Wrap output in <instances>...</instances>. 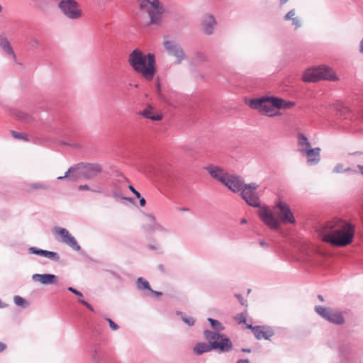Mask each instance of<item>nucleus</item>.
I'll return each mask as SVG.
<instances>
[{
	"label": "nucleus",
	"mask_w": 363,
	"mask_h": 363,
	"mask_svg": "<svg viewBox=\"0 0 363 363\" xmlns=\"http://www.w3.org/2000/svg\"><path fill=\"white\" fill-rule=\"evenodd\" d=\"M354 227L347 221L337 218L328 222L320 230L323 240L337 247H345L353 241Z\"/></svg>",
	"instance_id": "nucleus-1"
},
{
	"label": "nucleus",
	"mask_w": 363,
	"mask_h": 363,
	"mask_svg": "<svg viewBox=\"0 0 363 363\" xmlns=\"http://www.w3.org/2000/svg\"><path fill=\"white\" fill-rule=\"evenodd\" d=\"M128 62L131 68L147 81H152L157 72L155 55L149 52L144 54L135 49L128 55Z\"/></svg>",
	"instance_id": "nucleus-2"
},
{
	"label": "nucleus",
	"mask_w": 363,
	"mask_h": 363,
	"mask_svg": "<svg viewBox=\"0 0 363 363\" xmlns=\"http://www.w3.org/2000/svg\"><path fill=\"white\" fill-rule=\"evenodd\" d=\"M266 96L245 99V104L250 108L258 111L263 116L268 117L280 116L281 113L277 107H272L269 100L265 99Z\"/></svg>",
	"instance_id": "nucleus-3"
},
{
	"label": "nucleus",
	"mask_w": 363,
	"mask_h": 363,
	"mask_svg": "<svg viewBox=\"0 0 363 363\" xmlns=\"http://www.w3.org/2000/svg\"><path fill=\"white\" fill-rule=\"evenodd\" d=\"M74 166L76 173L69 177L73 182L79 179H93L102 172V167L98 163L80 162Z\"/></svg>",
	"instance_id": "nucleus-4"
},
{
	"label": "nucleus",
	"mask_w": 363,
	"mask_h": 363,
	"mask_svg": "<svg viewBox=\"0 0 363 363\" xmlns=\"http://www.w3.org/2000/svg\"><path fill=\"white\" fill-rule=\"evenodd\" d=\"M140 9L145 11L150 17V23L160 25L164 8L159 0H139Z\"/></svg>",
	"instance_id": "nucleus-5"
},
{
	"label": "nucleus",
	"mask_w": 363,
	"mask_h": 363,
	"mask_svg": "<svg viewBox=\"0 0 363 363\" xmlns=\"http://www.w3.org/2000/svg\"><path fill=\"white\" fill-rule=\"evenodd\" d=\"M315 311L322 318L334 325H341L345 323L342 312L334 311L331 307L315 306Z\"/></svg>",
	"instance_id": "nucleus-6"
},
{
	"label": "nucleus",
	"mask_w": 363,
	"mask_h": 363,
	"mask_svg": "<svg viewBox=\"0 0 363 363\" xmlns=\"http://www.w3.org/2000/svg\"><path fill=\"white\" fill-rule=\"evenodd\" d=\"M58 7L62 14L69 19L77 20L82 16V11L75 0H61Z\"/></svg>",
	"instance_id": "nucleus-7"
},
{
	"label": "nucleus",
	"mask_w": 363,
	"mask_h": 363,
	"mask_svg": "<svg viewBox=\"0 0 363 363\" xmlns=\"http://www.w3.org/2000/svg\"><path fill=\"white\" fill-rule=\"evenodd\" d=\"M257 211V215L262 222L272 230H280V222L275 217L273 211L267 205L259 206Z\"/></svg>",
	"instance_id": "nucleus-8"
},
{
	"label": "nucleus",
	"mask_w": 363,
	"mask_h": 363,
	"mask_svg": "<svg viewBox=\"0 0 363 363\" xmlns=\"http://www.w3.org/2000/svg\"><path fill=\"white\" fill-rule=\"evenodd\" d=\"M356 347L349 342H342L338 347V360L333 363H357Z\"/></svg>",
	"instance_id": "nucleus-9"
},
{
	"label": "nucleus",
	"mask_w": 363,
	"mask_h": 363,
	"mask_svg": "<svg viewBox=\"0 0 363 363\" xmlns=\"http://www.w3.org/2000/svg\"><path fill=\"white\" fill-rule=\"evenodd\" d=\"M164 38L162 46L169 55L176 59L177 64H180L183 60L187 58L183 48L179 43L173 40H169L166 36H164Z\"/></svg>",
	"instance_id": "nucleus-10"
},
{
	"label": "nucleus",
	"mask_w": 363,
	"mask_h": 363,
	"mask_svg": "<svg viewBox=\"0 0 363 363\" xmlns=\"http://www.w3.org/2000/svg\"><path fill=\"white\" fill-rule=\"evenodd\" d=\"M259 185L255 182L245 184L244 185V192H241V198L246 203L251 207H258L260 206L259 196L256 192Z\"/></svg>",
	"instance_id": "nucleus-11"
},
{
	"label": "nucleus",
	"mask_w": 363,
	"mask_h": 363,
	"mask_svg": "<svg viewBox=\"0 0 363 363\" xmlns=\"http://www.w3.org/2000/svg\"><path fill=\"white\" fill-rule=\"evenodd\" d=\"M212 350H219L220 352L227 350V338H222L221 341H214L211 344L199 342L194 347V352L196 354H202Z\"/></svg>",
	"instance_id": "nucleus-12"
},
{
	"label": "nucleus",
	"mask_w": 363,
	"mask_h": 363,
	"mask_svg": "<svg viewBox=\"0 0 363 363\" xmlns=\"http://www.w3.org/2000/svg\"><path fill=\"white\" fill-rule=\"evenodd\" d=\"M54 232L55 235L60 237V238H57L58 241L66 244L74 251H79L81 250V247L74 237H73L66 228L55 227Z\"/></svg>",
	"instance_id": "nucleus-13"
},
{
	"label": "nucleus",
	"mask_w": 363,
	"mask_h": 363,
	"mask_svg": "<svg viewBox=\"0 0 363 363\" xmlns=\"http://www.w3.org/2000/svg\"><path fill=\"white\" fill-rule=\"evenodd\" d=\"M246 328L251 330L255 338L258 340L262 339L271 340V337L275 334L274 328L268 325H252V324H247Z\"/></svg>",
	"instance_id": "nucleus-14"
},
{
	"label": "nucleus",
	"mask_w": 363,
	"mask_h": 363,
	"mask_svg": "<svg viewBox=\"0 0 363 363\" xmlns=\"http://www.w3.org/2000/svg\"><path fill=\"white\" fill-rule=\"evenodd\" d=\"M147 223L143 225V229L147 233L159 232L164 234H169L171 230L169 228L162 223L157 221L156 218L152 214L145 213Z\"/></svg>",
	"instance_id": "nucleus-15"
},
{
	"label": "nucleus",
	"mask_w": 363,
	"mask_h": 363,
	"mask_svg": "<svg viewBox=\"0 0 363 363\" xmlns=\"http://www.w3.org/2000/svg\"><path fill=\"white\" fill-rule=\"evenodd\" d=\"M320 148L317 147H301L300 152L307 157V164L310 166L316 165L320 160Z\"/></svg>",
	"instance_id": "nucleus-16"
},
{
	"label": "nucleus",
	"mask_w": 363,
	"mask_h": 363,
	"mask_svg": "<svg viewBox=\"0 0 363 363\" xmlns=\"http://www.w3.org/2000/svg\"><path fill=\"white\" fill-rule=\"evenodd\" d=\"M204 169L208 172L212 178L227 186V173L223 169L213 164L205 167Z\"/></svg>",
	"instance_id": "nucleus-17"
},
{
	"label": "nucleus",
	"mask_w": 363,
	"mask_h": 363,
	"mask_svg": "<svg viewBox=\"0 0 363 363\" xmlns=\"http://www.w3.org/2000/svg\"><path fill=\"white\" fill-rule=\"evenodd\" d=\"M277 206L280 211V214L282 217V220L284 223L290 224L296 223L295 217L289 204H287L286 202L279 201L277 203Z\"/></svg>",
	"instance_id": "nucleus-18"
},
{
	"label": "nucleus",
	"mask_w": 363,
	"mask_h": 363,
	"mask_svg": "<svg viewBox=\"0 0 363 363\" xmlns=\"http://www.w3.org/2000/svg\"><path fill=\"white\" fill-rule=\"evenodd\" d=\"M245 181L241 176L228 174V190L233 193H239L241 196L242 191H244Z\"/></svg>",
	"instance_id": "nucleus-19"
},
{
	"label": "nucleus",
	"mask_w": 363,
	"mask_h": 363,
	"mask_svg": "<svg viewBox=\"0 0 363 363\" xmlns=\"http://www.w3.org/2000/svg\"><path fill=\"white\" fill-rule=\"evenodd\" d=\"M272 103V107H277L279 110L290 109L296 105V103L292 101L285 100L281 97L276 96H266V98Z\"/></svg>",
	"instance_id": "nucleus-20"
},
{
	"label": "nucleus",
	"mask_w": 363,
	"mask_h": 363,
	"mask_svg": "<svg viewBox=\"0 0 363 363\" xmlns=\"http://www.w3.org/2000/svg\"><path fill=\"white\" fill-rule=\"evenodd\" d=\"M31 278L33 281L40 282L44 285L55 284L57 283V277L52 274H34Z\"/></svg>",
	"instance_id": "nucleus-21"
},
{
	"label": "nucleus",
	"mask_w": 363,
	"mask_h": 363,
	"mask_svg": "<svg viewBox=\"0 0 363 363\" xmlns=\"http://www.w3.org/2000/svg\"><path fill=\"white\" fill-rule=\"evenodd\" d=\"M216 23H217L212 15H203L201 20V27L203 31L207 35L213 34Z\"/></svg>",
	"instance_id": "nucleus-22"
},
{
	"label": "nucleus",
	"mask_w": 363,
	"mask_h": 363,
	"mask_svg": "<svg viewBox=\"0 0 363 363\" xmlns=\"http://www.w3.org/2000/svg\"><path fill=\"white\" fill-rule=\"evenodd\" d=\"M0 48L5 55L11 57L14 62L16 61V55L11 45L8 38L4 34L0 35Z\"/></svg>",
	"instance_id": "nucleus-23"
},
{
	"label": "nucleus",
	"mask_w": 363,
	"mask_h": 363,
	"mask_svg": "<svg viewBox=\"0 0 363 363\" xmlns=\"http://www.w3.org/2000/svg\"><path fill=\"white\" fill-rule=\"evenodd\" d=\"M302 80L304 82H316L321 80L318 67L307 69L303 74Z\"/></svg>",
	"instance_id": "nucleus-24"
},
{
	"label": "nucleus",
	"mask_w": 363,
	"mask_h": 363,
	"mask_svg": "<svg viewBox=\"0 0 363 363\" xmlns=\"http://www.w3.org/2000/svg\"><path fill=\"white\" fill-rule=\"evenodd\" d=\"M89 355L93 363H101L104 359L105 352L99 345L95 344L90 350Z\"/></svg>",
	"instance_id": "nucleus-25"
},
{
	"label": "nucleus",
	"mask_w": 363,
	"mask_h": 363,
	"mask_svg": "<svg viewBox=\"0 0 363 363\" xmlns=\"http://www.w3.org/2000/svg\"><path fill=\"white\" fill-rule=\"evenodd\" d=\"M318 69L320 71V77H321V80H328L331 82H335L338 80L337 74L330 67L323 65L318 67Z\"/></svg>",
	"instance_id": "nucleus-26"
},
{
	"label": "nucleus",
	"mask_w": 363,
	"mask_h": 363,
	"mask_svg": "<svg viewBox=\"0 0 363 363\" xmlns=\"http://www.w3.org/2000/svg\"><path fill=\"white\" fill-rule=\"evenodd\" d=\"M203 337L210 344L214 341H221L222 338H226L225 335H220L219 331H211L208 330H206L203 332Z\"/></svg>",
	"instance_id": "nucleus-27"
},
{
	"label": "nucleus",
	"mask_w": 363,
	"mask_h": 363,
	"mask_svg": "<svg viewBox=\"0 0 363 363\" xmlns=\"http://www.w3.org/2000/svg\"><path fill=\"white\" fill-rule=\"evenodd\" d=\"M156 91H157V94L158 96V97L160 98V100H162L163 102L170 105V106H174V107H177V105L174 104V103L172 101L171 99L167 97L164 93L162 91V89L161 88V85L160 83H157V85H156Z\"/></svg>",
	"instance_id": "nucleus-28"
},
{
	"label": "nucleus",
	"mask_w": 363,
	"mask_h": 363,
	"mask_svg": "<svg viewBox=\"0 0 363 363\" xmlns=\"http://www.w3.org/2000/svg\"><path fill=\"white\" fill-rule=\"evenodd\" d=\"M191 60H192V63H194L195 65L201 64L207 60V56L203 52L196 51L194 52Z\"/></svg>",
	"instance_id": "nucleus-29"
},
{
	"label": "nucleus",
	"mask_w": 363,
	"mask_h": 363,
	"mask_svg": "<svg viewBox=\"0 0 363 363\" xmlns=\"http://www.w3.org/2000/svg\"><path fill=\"white\" fill-rule=\"evenodd\" d=\"M136 287L140 291L151 290V287L150 286L149 282L143 277H139L136 280Z\"/></svg>",
	"instance_id": "nucleus-30"
},
{
	"label": "nucleus",
	"mask_w": 363,
	"mask_h": 363,
	"mask_svg": "<svg viewBox=\"0 0 363 363\" xmlns=\"http://www.w3.org/2000/svg\"><path fill=\"white\" fill-rule=\"evenodd\" d=\"M297 138H298V144L299 146H301L302 147H311V143L309 142L308 138L306 135L302 133H298L297 134Z\"/></svg>",
	"instance_id": "nucleus-31"
},
{
	"label": "nucleus",
	"mask_w": 363,
	"mask_h": 363,
	"mask_svg": "<svg viewBox=\"0 0 363 363\" xmlns=\"http://www.w3.org/2000/svg\"><path fill=\"white\" fill-rule=\"evenodd\" d=\"M112 196L114 198L115 201H128L130 203L133 201V199L131 198H128L123 196V194L121 191L114 189L112 191Z\"/></svg>",
	"instance_id": "nucleus-32"
},
{
	"label": "nucleus",
	"mask_w": 363,
	"mask_h": 363,
	"mask_svg": "<svg viewBox=\"0 0 363 363\" xmlns=\"http://www.w3.org/2000/svg\"><path fill=\"white\" fill-rule=\"evenodd\" d=\"M142 115L152 121H160L162 119L161 115H153L150 109H144L142 111Z\"/></svg>",
	"instance_id": "nucleus-33"
},
{
	"label": "nucleus",
	"mask_w": 363,
	"mask_h": 363,
	"mask_svg": "<svg viewBox=\"0 0 363 363\" xmlns=\"http://www.w3.org/2000/svg\"><path fill=\"white\" fill-rule=\"evenodd\" d=\"M207 320L210 323L211 328L214 330L220 332L224 329V327L218 320L211 318H207Z\"/></svg>",
	"instance_id": "nucleus-34"
},
{
	"label": "nucleus",
	"mask_w": 363,
	"mask_h": 363,
	"mask_svg": "<svg viewBox=\"0 0 363 363\" xmlns=\"http://www.w3.org/2000/svg\"><path fill=\"white\" fill-rule=\"evenodd\" d=\"M28 188L29 190H45L48 189V186L42 182H33L28 184Z\"/></svg>",
	"instance_id": "nucleus-35"
},
{
	"label": "nucleus",
	"mask_w": 363,
	"mask_h": 363,
	"mask_svg": "<svg viewBox=\"0 0 363 363\" xmlns=\"http://www.w3.org/2000/svg\"><path fill=\"white\" fill-rule=\"evenodd\" d=\"M177 315H180L182 320L189 326H193L195 324V319L191 316H187L183 314L181 311H177Z\"/></svg>",
	"instance_id": "nucleus-36"
},
{
	"label": "nucleus",
	"mask_w": 363,
	"mask_h": 363,
	"mask_svg": "<svg viewBox=\"0 0 363 363\" xmlns=\"http://www.w3.org/2000/svg\"><path fill=\"white\" fill-rule=\"evenodd\" d=\"M43 257L54 262H59L60 259V255L57 252L48 250H45Z\"/></svg>",
	"instance_id": "nucleus-37"
},
{
	"label": "nucleus",
	"mask_w": 363,
	"mask_h": 363,
	"mask_svg": "<svg viewBox=\"0 0 363 363\" xmlns=\"http://www.w3.org/2000/svg\"><path fill=\"white\" fill-rule=\"evenodd\" d=\"M13 301L16 306H21L23 308H26L28 305L26 300L20 296H15L13 298Z\"/></svg>",
	"instance_id": "nucleus-38"
},
{
	"label": "nucleus",
	"mask_w": 363,
	"mask_h": 363,
	"mask_svg": "<svg viewBox=\"0 0 363 363\" xmlns=\"http://www.w3.org/2000/svg\"><path fill=\"white\" fill-rule=\"evenodd\" d=\"M28 252L30 254H34L40 257H43L45 252V250L39 249L35 247H30L28 248Z\"/></svg>",
	"instance_id": "nucleus-39"
},
{
	"label": "nucleus",
	"mask_w": 363,
	"mask_h": 363,
	"mask_svg": "<svg viewBox=\"0 0 363 363\" xmlns=\"http://www.w3.org/2000/svg\"><path fill=\"white\" fill-rule=\"evenodd\" d=\"M75 173H76V172H75L74 166L73 165L69 168V169L65 172L64 176L58 177L57 179V180H62L65 178H69V179H71L69 177L70 175H73Z\"/></svg>",
	"instance_id": "nucleus-40"
},
{
	"label": "nucleus",
	"mask_w": 363,
	"mask_h": 363,
	"mask_svg": "<svg viewBox=\"0 0 363 363\" xmlns=\"http://www.w3.org/2000/svg\"><path fill=\"white\" fill-rule=\"evenodd\" d=\"M11 135L16 139L23 140H26V141L28 140V139L27 138L26 136H25L22 133L16 132L15 130L11 131Z\"/></svg>",
	"instance_id": "nucleus-41"
},
{
	"label": "nucleus",
	"mask_w": 363,
	"mask_h": 363,
	"mask_svg": "<svg viewBox=\"0 0 363 363\" xmlns=\"http://www.w3.org/2000/svg\"><path fill=\"white\" fill-rule=\"evenodd\" d=\"M344 172V165L342 163H338L335 165L334 169H333V173L339 174L343 173Z\"/></svg>",
	"instance_id": "nucleus-42"
},
{
	"label": "nucleus",
	"mask_w": 363,
	"mask_h": 363,
	"mask_svg": "<svg viewBox=\"0 0 363 363\" xmlns=\"http://www.w3.org/2000/svg\"><path fill=\"white\" fill-rule=\"evenodd\" d=\"M235 319L238 320V323L240 324V323H245L246 321H247V318L246 316L245 315V314L243 313H239L235 317Z\"/></svg>",
	"instance_id": "nucleus-43"
},
{
	"label": "nucleus",
	"mask_w": 363,
	"mask_h": 363,
	"mask_svg": "<svg viewBox=\"0 0 363 363\" xmlns=\"http://www.w3.org/2000/svg\"><path fill=\"white\" fill-rule=\"evenodd\" d=\"M296 14L295 9L290 10L284 17L285 21L292 20Z\"/></svg>",
	"instance_id": "nucleus-44"
},
{
	"label": "nucleus",
	"mask_w": 363,
	"mask_h": 363,
	"mask_svg": "<svg viewBox=\"0 0 363 363\" xmlns=\"http://www.w3.org/2000/svg\"><path fill=\"white\" fill-rule=\"evenodd\" d=\"M105 320L108 323L110 328L113 330H117L119 329V326L116 323H114L111 318H106Z\"/></svg>",
	"instance_id": "nucleus-45"
},
{
	"label": "nucleus",
	"mask_w": 363,
	"mask_h": 363,
	"mask_svg": "<svg viewBox=\"0 0 363 363\" xmlns=\"http://www.w3.org/2000/svg\"><path fill=\"white\" fill-rule=\"evenodd\" d=\"M235 297H236L239 301V303H240V305L242 306H247V301L243 298L242 295L240 294H235Z\"/></svg>",
	"instance_id": "nucleus-46"
},
{
	"label": "nucleus",
	"mask_w": 363,
	"mask_h": 363,
	"mask_svg": "<svg viewBox=\"0 0 363 363\" xmlns=\"http://www.w3.org/2000/svg\"><path fill=\"white\" fill-rule=\"evenodd\" d=\"M30 45L32 47L38 48L40 45V41L36 38H31L29 41Z\"/></svg>",
	"instance_id": "nucleus-47"
},
{
	"label": "nucleus",
	"mask_w": 363,
	"mask_h": 363,
	"mask_svg": "<svg viewBox=\"0 0 363 363\" xmlns=\"http://www.w3.org/2000/svg\"><path fill=\"white\" fill-rule=\"evenodd\" d=\"M78 189H79V191H84V190H86V191H93V192H96V193H101V191H99V190H91V189H90V187H89L88 185H86V184H84V185H79V186H78Z\"/></svg>",
	"instance_id": "nucleus-48"
},
{
	"label": "nucleus",
	"mask_w": 363,
	"mask_h": 363,
	"mask_svg": "<svg viewBox=\"0 0 363 363\" xmlns=\"http://www.w3.org/2000/svg\"><path fill=\"white\" fill-rule=\"evenodd\" d=\"M79 302L81 303L82 304H83L84 306H85L89 311H94L93 306L91 304H89L88 302H86V301H84L83 299H79Z\"/></svg>",
	"instance_id": "nucleus-49"
},
{
	"label": "nucleus",
	"mask_w": 363,
	"mask_h": 363,
	"mask_svg": "<svg viewBox=\"0 0 363 363\" xmlns=\"http://www.w3.org/2000/svg\"><path fill=\"white\" fill-rule=\"evenodd\" d=\"M67 290H68L69 291H70V292L73 293L74 294H75V295H76V296H77L81 297V296H83V295H82V294L79 291H78V290L75 289L74 288H73V287H72V286L68 287V288H67Z\"/></svg>",
	"instance_id": "nucleus-50"
},
{
	"label": "nucleus",
	"mask_w": 363,
	"mask_h": 363,
	"mask_svg": "<svg viewBox=\"0 0 363 363\" xmlns=\"http://www.w3.org/2000/svg\"><path fill=\"white\" fill-rule=\"evenodd\" d=\"M291 21H292V24L294 25L296 28L301 27V21L298 17H294L291 20Z\"/></svg>",
	"instance_id": "nucleus-51"
},
{
	"label": "nucleus",
	"mask_w": 363,
	"mask_h": 363,
	"mask_svg": "<svg viewBox=\"0 0 363 363\" xmlns=\"http://www.w3.org/2000/svg\"><path fill=\"white\" fill-rule=\"evenodd\" d=\"M343 173H347L349 174H357L358 172L355 169H352L351 167H347V168L344 169Z\"/></svg>",
	"instance_id": "nucleus-52"
},
{
	"label": "nucleus",
	"mask_w": 363,
	"mask_h": 363,
	"mask_svg": "<svg viewBox=\"0 0 363 363\" xmlns=\"http://www.w3.org/2000/svg\"><path fill=\"white\" fill-rule=\"evenodd\" d=\"M128 189L135 195L137 198H140V194L132 185H129Z\"/></svg>",
	"instance_id": "nucleus-53"
},
{
	"label": "nucleus",
	"mask_w": 363,
	"mask_h": 363,
	"mask_svg": "<svg viewBox=\"0 0 363 363\" xmlns=\"http://www.w3.org/2000/svg\"><path fill=\"white\" fill-rule=\"evenodd\" d=\"M259 243L262 247L268 248L269 247V244L264 240H259Z\"/></svg>",
	"instance_id": "nucleus-54"
},
{
	"label": "nucleus",
	"mask_w": 363,
	"mask_h": 363,
	"mask_svg": "<svg viewBox=\"0 0 363 363\" xmlns=\"http://www.w3.org/2000/svg\"><path fill=\"white\" fill-rule=\"evenodd\" d=\"M140 199V206H145V204H146V201L145 199L140 196V198H138Z\"/></svg>",
	"instance_id": "nucleus-55"
},
{
	"label": "nucleus",
	"mask_w": 363,
	"mask_h": 363,
	"mask_svg": "<svg viewBox=\"0 0 363 363\" xmlns=\"http://www.w3.org/2000/svg\"><path fill=\"white\" fill-rule=\"evenodd\" d=\"M149 291H150L152 294H153L155 296H162V293L160 292V291H154L153 289H151V290H150Z\"/></svg>",
	"instance_id": "nucleus-56"
},
{
	"label": "nucleus",
	"mask_w": 363,
	"mask_h": 363,
	"mask_svg": "<svg viewBox=\"0 0 363 363\" xmlns=\"http://www.w3.org/2000/svg\"><path fill=\"white\" fill-rule=\"evenodd\" d=\"M19 117H21L23 120H25L26 121H28V119L30 118V117L28 115L24 113H21V115L19 116Z\"/></svg>",
	"instance_id": "nucleus-57"
},
{
	"label": "nucleus",
	"mask_w": 363,
	"mask_h": 363,
	"mask_svg": "<svg viewBox=\"0 0 363 363\" xmlns=\"http://www.w3.org/2000/svg\"><path fill=\"white\" fill-rule=\"evenodd\" d=\"M183 150H184L185 152H191V151H192V149H191L190 147H189V146L186 145V146H184V147H183Z\"/></svg>",
	"instance_id": "nucleus-58"
},
{
	"label": "nucleus",
	"mask_w": 363,
	"mask_h": 363,
	"mask_svg": "<svg viewBox=\"0 0 363 363\" xmlns=\"http://www.w3.org/2000/svg\"><path fill=\"white\" fill-rule=\"evenodd\" d=\"M237 363H250L248 359H240L237 361Z\"/></svg>",
	"instance_id": "nucleus-59"
},
{
	"label": "nucleus",
	"mask_w": 363,
	"mask_h": 363,
	"mask_svg": "<svg viewBox=\"0 0 363 363\" xmlns=\"http://www.w3.org/2000/svg\"><path fill=\"white\" fill-rule=\"evenodd\" d=\"M6 347V345L4 343L0 342V352L4 350Z\"/></svg>",
	"instance_id": "nucleus-60"
},
{
	"label": "nucleus",
	"mask_w": 363,
	"mask_h": 363,
	"mask_svg": "<svg viewBox=\"0 0 363 363\" xmlns=\"http://www.w3.org/2000/svg\"><path fill=\"white\" fill-rule=\"evenodd\" d=\"M7 304L4 303L1 299H0V308H4L6 307H7Z\"/></svg>",
	"instance_id": "nucleus-61"
},
{
	"label": "nucleus",
	"mask_w": 363,
	"mask_h": 363,
	"mask_svg": "<svg viewBox=\"0 0 363 363\" xmlns=\"http://www.w3.org/2000/svg\"><path fill=\"white\" fill-rule=\"evenodd\" d=\"M241 351L242 352L250 353L251 352L252 350L250 348H242Z\"/></svg>",
	"instance_id": "nucleus-62"
},
{
	"label": "nucleus",
	"mask_w": 363,
	"mask_h": 363,
	"mask_svg": "<svg viewBox=\"0 0 363 363\" xmlns=\"http://www.w3.org/2000/svg\"><path fill=\"white\" fill-rule=\"evenodd\" d=\"M357 168L359 169L360 173L363 175V165L358 164Z\"/></svg>",
	"instance_id": "nucleus-63"
},
{
	"label": "nucleus",
	"mask_w": 363,
	"mask_h": 363,
	"mask_svg": "<svg viewBox=\"0 0 363 363\" xmlns=\"http://www.w3.org/2000/svg\"><path fill=\"white\" fill-rule=\"evenodd\" d=\"M359 51H360V52L363 53V38L360 41V50H359Z\"/></svg>",
	"instance_id": "nucleus-64"
}]
</instances>
